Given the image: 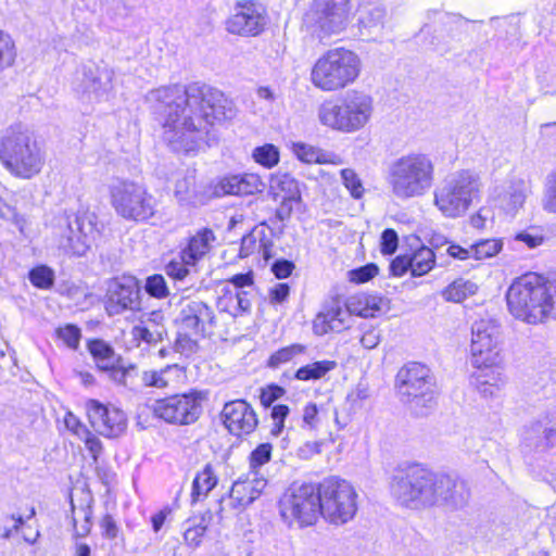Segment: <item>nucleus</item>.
Here are the masks:
<instances>
[{
	"mask_svg": "<svg viewBox=\"0 0 556 556\" xmlns=\"http://www.w3.org/2000/svg\"><path fill=\"white\" fill-rule=\"evenodd\" d=\"M146 102L162 126V136L176 152L192 153L207 144L210 127L236 115L232 102L206 85L175 84L150 90Z\"/></svg>",
	"mask_w": 556,
	"mask_h": 556,
	"instance_id": "1",
	"label": "nucleus"
},
{
	"mask_svg": "<svg viewBox=\"0 0 556 556\" xmlns=\"http://www.w3.org/2000/svg\"><path fill=\"white\" fill-rule=\"evenodd\" d=\"M510 314L527 324L536 325L556 317V278L546 279L527 273L514 279L506 292Z\"/></svg>",
	"mask_w": 556,
	"mask_h": 556,
	"instance_id": "2",
	"label": "nucleus"
},
{
	"mask_svg": "<svg viewBox=\"0 0 556 556\" xmlns=\"http://www.w3.org/2000/svg\"><path fill=\"white\" fill-rule=\"evenodd\" d=\"M458 488L464 489L463 483L416 465L393 478L391 492L402 505L418 507L448 501L457 504L454 492Z\"/></svg>",
	"mask_w": 556,
	"mask_h": 556,
	"instance_id": "3",
	"label": "nucleus"
},
{
	"mask_svg": "<svg viewBox=\"0 0 556 556\" xmlns=\"http://www.w3.org/2000/svg\"><path fill=\"white\" fill-rule=\"evenodd\" d=\"M434 177L435 165L431 155L413 151L390 164L387 180L396 199L409 200L427 194Z\"/></svg>",
	"mask_w": 556,
	"mask_h": 556,
	"instance_id": "4",
	"label": "nucleus"
},
{
	"mask_svg": "<svg viewBox=\"0 0 556 556\" xmlns=\"http://www.w3.org/2000/svg\"><path fill=\"white\" fill-rule=\"evenodd\" d=\"M0 162L14 177L31 179L45 165V152L35 135L22 125L9 127L0 141Z\"/></svg>",
	"mask_w": 556,
	"mask_h": 556,
	"instance_id": "5",
	"label": "nucleus"
},
{
	"mask_svg": "<svg viewBox=\"0 0 556 556\" xmlns=\"http://www.w3.org/2000/svg\"><path fill=\"white\" fill-rule=\"evenodd\" d=\"M375 100L361 89H351L334 102H325L318 110L319 122L331 129L354 134L364 129L372 119Z\"/></svg>",
	"mask_w": 556,
	"mask_h": 556,
	"instance_id": "6",
	"label": "nucleus"
},
{
	"mask_svg": "<svg viewBox=\"0 0 556 556\" xmlns=\"http://www.w3.org/2000/svg\"><path fill=\"white\" fill-rule=\"evenodd\" d=\"M362 68V60L356 52L343 47L332 48L315 61L311 81L321 91H340L356 83Z\"/></svg>",
	"mask_w": 556,
	"mask_h": 556,
	"instance_id": "7",
	"label": "nucleus"
},
{
	"mask_svg": "<svg viewBox=\"0 0 556 556\" xmlns=\"http://www.w3.org/2000/svg\"><path fill=\"white\" fill-rule=\"evenodd\" d=\"M481 181L478 174L463 169L447 176L433 192V204L446 218L463 216L478 200Z\"/></svg>",
	"mask_w": 556,
	"mask_h": 556,
	"instance_id": "8",
	"label": "nucleus"
},
{
	"mask_svg": "<svg viewBox=\"0 0 556 556\" xmlns=\"http://www.w3.org/2000/svg\"><path fill=\"white\" fill-rule=\"evenodd\" d=\"M99 228L94 213L79 210L58 217L54 237L58 247L65 254L83 256L91 248Z\"/></svg>",
	"mask_w": 556,
	"mask_h": 556,
	"instance_id": "9",
	"label": "nucleus"
},
{
	"mask_svg": "<svg viewBox=\"0 0 556 556\" xmlns=\"http://www.w3.org/2000/svg\"><path fill=\"white\" fill-rule=\"evenodd\" d=\"M318 513L327 522L342 526L357 511V492L346 480L338 477L324 479L317 484Z\"/></svg>",
	"mask_w": 556,
	"mask_h": 556,
	"instance_id": "10",
	"label": "nucleus"
},
{
	"mask_svg": "<svg viewBox=\"0 0 556 556\" xmlns=\"http://www.w3.org/2000/svg\"><path fill=\"white\" fill-rule=\"evenodd\" d=\"M317 485L293 482L278 501V513L288 528L304 529L314 526L318 518Z\"/></svg>",
	"mask_w": 556,
	"mask_h": 556,
	"instance_id": "11",
	"label": "nucleus"
},
{
	"mask_svg": "<svg viewBox=\"0 0 556 556\" xmlns=\"http://www.w3.org/2000/svg\"><path fill=\"white\" fill-rule=\"evenodd\" d=\"M109 192L113 208L124 219L147 222L156 214L155 197L139 182L114 178L109 185Z\"/></svg>",
	"mask_w": 556,
	"mask_h": 556,
	"instance_id": "12",
	"label": "nucleus"
},
{
	"mask_svg": "<svg viewBox=\"0 0 556 556\" xmlns=\"http://www.w3.org/2000/svg\"><path fill=\"white\" fill-rule=\"evenodd\" d=\"M381 308L376 298L359 294L348 300L345 308L338 301H332L317 314L313 321V330L317 336L330 331L340 332L349 327L352 314L361 317H375Z\"/></svg>",
	"mask_w": 556,
	"mask_h": 556,
	"instance_id": "13",
	"label": "nucleus"
},
{
	"mask_svg": "<svg viewBox=\"0 0 556 556\" xmlns=\"http://www.w3.org/2000/svg\"><path fill=\"white\" fill-rule=\"evenodd\" d=\"M349 0H313L303 25L320 41L339 35L348 26Z\"/></svg>",
	"mask_w": 556,
	"mask_h": 556,
	"instance_id": "14",
	"label": "nucleus"
},
{
	"mask_svg": "<svg viewBox=\"0 0 556 556\" xmlns=\"http://www.w3.org/2000/svg\"><path fill=\"white\" fill-rule=\"evenodd\" d=\"M207 393L200 390H190L153 401L150 410L157 419L174 426H189L194 424L202 414V403Z\"/></svg>",
	"mask_w": 556,
	"mask_h": 556,
	"instance_id": "15",
	"label": "nucleus"
},
{
	"mask_svg": "<svg viewBox=\"0 0 556 556\" xmlns=\"http://www.w3.org/2000/svg\"><path fill=\"white\" fill-rule=\"evenodd\" d=\"M399 393L415 407H431L435 399V381L430 369L420 363H408L396 375Z\"/></svg>",
	"mask_w": 556,
	"mask_h": 556,
	"instance_id": "16",
	"label": "nucleus"
},
{
	"mask_svg": "<svg viewBox=\"0 0 556 556\" xmlns=\"http://www.w3.org/2000/svg\"><path fill=\"white\" fill-rule=\"evenodd\" d=\"M498 338L500 328L493 320L481 319L472 325L470 344L472 367L502 364Z\"/></svg>",
	"mask_w": 556,
	"mask_h": 556,
	"instance_id": "17",
	"label": "nucleus"
},
{
	"mask_svg": "<svg viewBox=\"0 0 556 556\" xmlns=\"http://www.w3.org/2000/svg\"><path fill=\"white\" fill-rule=\"evenodd\" d=\"M176 317L178 329L197 336H206L215 324L214 308L199 299L185 298L179 301Z\"/></svg>",
	"mask_w": 556,
	"mask_h": 556,
	"instance_id": "18",
	"label": "nucleus"
},
{
	"mask_svg": "<svg viewBox=\"0 0 556 556\" xmlns=\"http://www.w3.org/2000/svg\"><path fill=\"white\" fill-rule=\"evenodd\" d=\"M266 25V11L261 3L238 1L226 21V29L240 36H256Z\"/></svg>",
	"mask_w": 556,
	"mask_h": 556,
	"instance_id": "19",
	"label": "nucleus"
},
{
	"mask_svg": "<svg viewBox=\"0 0 556 556\" xmlns=\"http://www.w3.org/2000/svg\"><path fill=\"white\" fill-rule=\"evenodd\" d=\"M88 418L93 429L101 435L116 438L127 428L126 414L114 405H104L97 400L86 403Z\"/></svg>",
	"mask_w": 556,
	"mask_h": 556,
	"instance_id": "20",
	"label": "nucleus"
},
{
	"mask_svg": "<svg viewBox=\"0 0 556 556\" xmlns=\"http://www.w3.org/2000/svg\"><path fill=\"white\" fill-rule=\"evenodd\" d=\"M80 83L76 90L87 94L89 100H108L113 91L114 72L108 66L84 65L78 72Z\"/></svg>",
	"mask_w": 556,
	"mask_h": 556,
	"instance_id": "21",
	"label": "nucleus"
},
{
	"mask_svg": "<svg viewBox=\"0 0 556 556\" xmlns=\"http://www.w3.org/2000/svg\"><path fill=\"white\" fill-rule=\"evenodd\" d=\"M269 188L275 201L280 203L277 217L281 220L289 218L301 202L298 180L287 173H276L270 177Z\"/></svg>",
	"mask_w": 556,
	"mask_h": 556,
	"instance_id": "22",
	"label": "nucleus"
},
{
	"mask_svg": "<svg viewBox=\"0 0 556 556\" xmlns=\"http://www.w3.org/2000/svg\"><path fill=\"white\" fill-rule=\"evenodd\" d=\"M222 419L228 431L237 437L252 433L258 424L253 407L244 400L227 402L222 410Z\"/></svg>",
	"mask_w": 556,
	"mask_h": 556,
	"instance_id": "23",
	"label": "nucleus"
},
{
	"mask_svg": "<svg viewBox=\"0 0 556 556\" xmlns=\"http://www.w3.org/2000/svg\"><path fill=\"white\" fill-rule=\"evenodd\" d=\"M473 368L476 371L472 372L470 382L479 394L484 399L501 396L507 383V377L502 364Z\"/></svg>",
	"mask_w": 556,
	"mask_h": 556,
	"instance_id": "24",
	"label": "nucleus"
},
{
	"mask_svg": "<svg viewBox=\"0 0 556 556\" xmlns=\"http://www.w3.org/2000/svg\"><path fill=\"white\" fill-rule=\"evenodd\" d=\"M267 480L255 473H248L233 482L229 493V505L235 509H243L253 503L264 491Z\"/></svg>",
	"mask_w": 556,
	"mask_h": 556,
	"instance_id": "25",
	"label": "nucleus"
},
{
	"mask_svg": "<svg viewBox=\"0 0 556 556\" xmlns=\"http://www.w3.org/2000/svg\"><path fill=\"white\" fill-rule=\"evenodd\" d=\"M139 288L135 282L111 285L105 303L109 315H118L126 309H135L139 304Z\"/></svg>",
	"mask_w": 556,
	"mask_h": 556,
	"instance_id": "26",
	"label": "nucleus"
},
{
	"mask_svg": "<svg viewBox=\"0 0 556 556\" xmlns=\"http://www.w3.org/2000/svg\"><path fill=\"white\" fill-rule=\"evenodd\" d=\"M504 247L503 239L489 238L482 239L465 249L458 244L451 243L447 248V254L456 260L465 261L470 257L482 261L497 255Z\"/></svg>",
	"mask_w": 556,
	"mask_h": 556,
	"instance_id": "27",
	"label": "nucleus"
},
{
	"mask_svg": "<svg viewBox=\"0 0 556 556\" xmlns=\"http://www.w3.org/2000/svg\"><path fill=\"white\" fill-rule=\"evenodd\" d=\"M215 240L213 230L202 228L188 239L179 256L185 263L195 265L210 252Z\"/></svg>",
	"mask_w": 556,
	"mask_h": 556,
	"instance_id": "28",
	"label": "nucleus"
},
{
	"mask_svg": "<svg viewBox=\"0 0 556 556\" xmlns=\"http://www.w3.org/2000/svg\"><path fill=\"white\" fill-rule=\"evenodd\" d=\"M529 192L530 187L525 179H510L498 194V204L507 215L515 216L523 206Z\"/></svg>",
	"mask_w": 556,
	"mask_h": 556,
	"instance_id": "29",
	"label": "nucleus"
},
{
	"mask_svg": "<svg viewBox=\"0 0 556 556\" xmlns=\"http://www.w3.org/2000/svg\"><path fill=\"white\" fill-rule=\"evenodd\" d=\"M263 182L255 174L229 175L220 179L217 189L223 194L245 195L261 191Z\"/></svg>",
	"mask_w": 556,
	"mask_h": 556,
	"instance_id": "30",
	"label": "nucleus"
},
{
	"mask_svg": "<svg viewBox=\"0 0 556 556\" xmlns=\"http://www.w3.org/2000/svg\"><path fill=\"white\" fill-rule=\"evenodd\" d=\"M186 379L185 368L177 365H167L159 370H144L141 381L144 387L165 389L175 387Z\"/></svg>",
	"mask_w": 556,
	"mask_h": 556,
	"instance_id": "31",
	"label": "nucleus"
},
{
	"mask_svg": "<svg viewBox=\"0 0 556 556\" xmlns=\"http://www.w3.org/2000/svg\"><path fill=\"white\" fill-rule=\"evenodd\" d=\"M271 249L273 242L266 235L265 228L254 227L241 239L239 255L244 258L256 253L268 261L271 257Z\"/></svg>",
	"mask_w": 556,
	"mask_h": 556,
	"instance_id": "32",
	"label": "nucleus"
},
{
	"mask_svg": "<svg viewBox=\"0 0 556 556\" xmlns=\"http://www.w3.org/2000/svg\"><path fill=\"white\" fill-rule=\"evenodd\" d=\"M162 318L159 312H152L148 319L141 320L140 324L131 328L130 334L137 345H140L141 342L156 344L163 340L165 329L159 323Z\"/></svg>",
	"mask_w": 556,
	"mask_h": 556,
	"instance_id": "33",
	"label": "nucleus"
},
{
	"mask_svg": "<svg viewBox=\"0 0 556 556\" xmlns=\"http://www.w3.org/2000/svg\"><path fill=\"white\" fill-rule=\"evenodd\" d=\"M217 468L213 464H206L193 478L191 489V501L197 503L207 497L210 492L218 483Z\"/></svg>",
	"mask_w": 556,
	"mask_h": 556,
	"instance_id": "34",
	"label": "nucleus"
},
{
	"mask_svg": "<svg viewBox=\"0 0 556 556\" xmlns=\"http://www.w3.org/2000/svg\"><path fill=\"white\" fill-rule=\"evenodd\" d=\"M386 15L383 7L378 1H363L358 7V23L368 30V35L378 33L382 28Z\"/></svg>",
	"mask_w": 556,
	"mask_h": 556,
	"instance_id": "35",
	"label": "nucleus"
},
{
	"mask_svg": "<svg viewBox=\"0 0 556 556\" xmlns=\"http://www.w3.org/2000/svg\"><path fill=\"white\" fill-rule=\"evenodd\" d=\"M292 152L303 163L307 164H342V159L333 153H328L314 146L294 142L292 144Z\"/></svg>",
	"mask_w": 556,
	"mask_h": 556,
	"instance_id": "36",
	"label": "nucleus"
},
{
	"mask_svg": "<svg viewBox=\"0 0 556 556\" xmlns=\"http://www.w3.org/2000/svg\"><path fill=\"white\" fill-rule=\"evenodd\" d=\"M479 286L472 279L457 278L442 290V298L447 302L460 303L475 295Z\"/></svg>",
	"mask_w": 556,
	"mask_h": 556,
	"instance_id": "37",
	"label": "nucleus"
},
{
	"mask_svg": "<svg viewBox=\"0 0 556 556\" xmlns=\"http://www.w3.org/2000/svg\"><path fill=\"white\" fill-rule=\"evenodd\" d=\"M556 438V427H545L542 422H535L531 427L525 428L522 440L528 446L534 445L536 448L546 447L553 444Z\"/></svg>",
	"mask_w": 556,
	"mask_h": 556,
	"instance_id": "38",
	"label": "nucleus"
},
{
	"mask_svg": "<svg viewBox=\"0 0 556 556\" xmlns=\"http://www.w3.org/2000/svg\"><path fill=\"white\" fill-rule=\"evenodd\" d=\"M88 351L92 355L97 367L102 371L112 368L115 363L121 361V357L115 354L113 348L103 340L90 341L88 343Z\"/></svg>",
	"mask_w": 556,
	"mask_h": 556,
	"instance_id": "39",
	"label": "nucleus"
},
{
	"mask_svg": "<svg viewBox=\"0 0 556 556\" xmlns=\"http://www.w3.org/2000/svg\"><path fill=\"white\" fill-rule=\"evenodd\" d=\"M174 194L182 205H194L197 203L195 176L192 172L186 173L176 180Z\"/></svg>",
	"mask_w": 556,
	"mask_h": 556,
	"instance_id": "40",
	"label": "nucleus"
},
{
	"mask_svg": "<svg viewBox=\"0 0 556 556\" xmlns=\"http://www.w3.org/2000/svg\"><path fill=\"white\" fill-rule=\"evenodd\" d=\"M412 276L419 277L428 274L435 265V254L432 249L421 247L409 254Z\"/></svg>",
	"mask_w": 556,
	"mask_h": 556,
	"instance_id": "41",
	"label": "nucleus"
},
{
	"mask_svg": "<svg viewBox=\"0 0 556 556\" xmlns=\"http://www.w3.org/2000/svg\"><path fill=\"white\" fill-rule=\"evenodd\" d=\"M337 363L333 361H318L312 364H307L305 366L300 367L294 377L298 380L308 381V380H317L326 376L329 371L334 369Z\"/></svg>",
	"mask_w": 556,
	"mask_h": 556,
	"instance_id": "42",
	"label": "nucleus"
},
{
	"mask_svg": "<svg viewBox=\"0 0 556 556\" xmlns=\"http://www.w3.org/2000/svg\"><path fill=\"white\" fill-rule=\"evenodd\" d=\"M72 505V519L76 536L84 538L89 534L91 530L92 509L90 504H86L76 508L73 501Z\"/></svg>",
	"mask_w": 556,
	"mask_h": 556,
	"instance_id": "43",
	"label": "nucleus"
},
{
	"mask_svg": "<svg viewBox=\"0 0 556 556\" xmlns=\"http://www.w3.org/2000/svg\"><path fill=\"white\" fill-rule=\"evenodd\" d=\"M17 56V48L13 37L0 28V74L12 67Z\"/></svg>",
	"mask_w": 556,
	"mask_h": 556,
	"instance_id": "44",
	"label": "nucleus"
},
{
	"mask_svg": "<svg viewBox=\"0 0 556 556\" xmlns=\"http://www.w3.org/2000/svg\"><path fill=\"white\" fill-rule=\"evenodd\" d=\"M252 157L261 166L265 168H273L279 163L280 153L276 146L265 143L253 150Z\"/></svg>",
	"mask_w": 556,
	"mask_h": 556,
	"instance_id": "45",
	"label": "nucleus"
},
{
	"mask_svg": "<svg viewBox=\"0 0 556 556\" xmlns=\"http://www.w3.org/2000/svg\"><path fill=\"white\" fill-rule=\"evenodd\" d=\"M207 522L204 518L189 519L185 525L184 538L188 545L197 547L206 532Z\"/></svg>",
	"mask_w": 556,
	"mask_h": 556,
	"instance_id": "46",
	"label": "nucleus"
},
{
	"mask_svg": "<svg viewBox=\"0 0 556 556\" xmlns=\"http://www.w3.org/2000/svg\"><path fill=\"white\" fill-rule=\"evenodd\" d=\"M109 372V377L112 381L117 384L128 387L134 382V378L136 376V366L132 364L123 365L121 361L115 363L112 368L106 369Z\"/></svg>",
	"mask_w": 556,
	"mask_h": 556,
	"instance_id": "47",
	"label": "nucleus"
},
{
	"mask_svg": "<svg viewBox=\"0 0 556 556\" xmlns=\"http://www.w3.org/2000/svg\"><path fill=\"white\" fill-rule=\"evenodd\" d=\"M29 281L38 289L49 290L54 285V271L47 265L34 267L28 274Z\"/></svg>",
	"mask_w": 556,
	"mask_h": 556,
	"instance_id": "48",
	"label": "nucleus"
},
{
	"mask_svg": "<svg viewBox=\"0 0 556 556\" xmlns=\"http://www.w3.org/2000/svg\"><path fill=\"white\" fill-rule=\"evenodd\" d=\"M273 445L270 443H262L257 445L249 456L250 473H257L258 469L267 464L271 458Z\"/></svg>",
	"mask_w": 556,
	"mask_h": 556,
	"instance_id": "49",
	"label": "nucleus"
},
{
	"mask_svg": "<svg viewBox=\"0 0 556 556\" xmlns=\"http://www.w3.org/2000/svg\"><path fill=\"white\" fill-rule=\"evenodd\" d=\"M253 290H240L236 291V294L229 298L230 307L229 313L232 316H238L243 313H248L252 306Z\"/></svg>",
	"mask_w": 556,
	"mask_h": 556,
	"instance_id": "50",
	"label": "nucleus"
},
{
	"mask_svg": "<svg viewBox=\"0 0 556 556\" xmlns=\"http://www.w3.org/2000/svg\"><path fill=\"white\" fill-rule=\"evenodd\" d=\"M303 352L304 346L300 344H292L290 346L282 348L270 356L268 366L273 368L279 367Z\"/></svg>",
	"mask_w": 556,
	"mask_h": 556,
	"instance_id": "51",
	"label": "nucleus"
},
{
	"mask_svg": "<svg viewBox=\"0 0 556 556\" xmlns=\"http://www.w3.org/2000/svg\"><path fill=\"white\" fill-rule=\"evenodd\" d=\"M542 205L547 213L556 214V169L546 177Z\"/></svg>",
	"mask_w": 556,
	"mask_h": 556,
	"instance_id": "52",
	"label": "nucleus"
},
{
	"mask_svg": "<svg viewBox=\"0 0 556 556\" xmlns=\"http://www.w3.org/2000/svg\"><path fill=\"white\" fill-rule=\"evenodd\" d=\"M205 336H197L193 333H188L181 329H178V334L176 339V350L185 355H190L198 350V340L200 338H204Z\"/></svg>",
	"mask_w": 556,
	"mask_h": 556,
	"instance_id": "53",
	"label": "nucleus"
},
{
	"mask_svg": "<svg viewBox=\"0 0 556 556\" xmlns=\"http://www.w3.org/2000/svg\"><path fill=\"white\" fill-rule=\"evenodd\" d=\"M340 174L343 185L350 191L351 195L355 199H361L364 193V187L356 173L351 168H344Z\"/></svg>",
	"mask_w": 556,
	"mask_h": 556,
	"instance_id": "54",
	"label": "nucleus"
},
{
	"mask_svg": "<svg viewBox=\"0 0 556 556\" xmlns=\"http://www.w3.org/2000/svg\"><path fill=\"white\" fill-rule=\"evenodd\" d=\"M58 338L61 339L66 346L76 350L81 338L80 329L75 325H66L56 330Z\"/></svg>",
	"mask_w": 556,
	"mask_h": 556,
	"instance_id": "55",
	"label": "nucleus"
},
{
	"mask_svg": "<svg viewBox=\"0 0 556 556\" xmlns=\"http://www.w3.org/2000/svg\"><path fill=\"white\" fill-rule=\"evenodd\" d=\"M146 291L153 298L164 299L168 295L166 281L162 275H153L147 278Z\"/></svg>",
	"mask_w": 556,
	"mask_h": 556,
	"instance_id": "56",
	"label": "nucleus"
},
{
	"mask_svg": "<svg viewBox=\"0 0 556 556\" xmlns=\"http://www.w3.org/2000/svg\"><path fill=\"white\" fill-rule=\"evenodd\" d=\"M514 240L525 243L529 249H534L543 243L544 237L538 228L530 227L516 233Z\"/></svg>",
	"mask_w": 556,
	"mask_h": 556,
	"instance_id": "57",
	"label": "nucleus"
},
{
	"mask_svg": "<svg viewBox=\"0 0 556 556\" xmlns=\"http://www.w3.org/2000/svg\"><path fill=\"white\" fill-rule=\"evenodd\" d=\"M228 286H232L236 291L254 289V273L248 270L231 276L227 281Z\"/></svg>",
	"mask_w": 556,
	"mask_h": 556,
	"instance_id": "58",
	"label": "nucleus"
},
{
	"mask_svg": "<svg viewBox=\"0 0 556 556\" xmlns=\"http://www.w3.org/2000/svg\"><path fill=\"white\" fill-rule=\"evenodd\" d=\"M379 271L376 264L370 263L350 271V279L356 283H364L372 279Z\"/></svg>",
	"mask_w": 556,
	"mask_h": 556,
	"instance_id": "59",
	"label": "nucleus"
},
{
	"mask_svg": "<svg viewBox=\"0 0 556 556\" xmlns=\"http://www.w3.org/2000/svg\"><path fill=\"white\" fill-rule=\"evenodd\" d=\"M399 245V236L395 230L388 228L384 229L380 238L381 253L384 255H392Z\"/></svg>",
	"mask_w": 556,
	"mask_h": 556,
	"instance_id": "60",
	"label": "nucleus"
},
{
	"mask_svg": "<svg viewBox=\"0 0 556 556\" xmlns=\"http://www.w3.org/2000/svg\"><path fill=\"white\" fill-rule=\"evenodd\" d=\"M289 414V407L283 404H278L273 406L270 416L274 421V427L271 429V434L279 435L285 427V419Z\"/></svg>",
	"mask_w": 556,
	"mask_h": 556,
	"instance_id": "61",
	"label": "nucleus"
},
{
	"mask_svg": "<svg viewBox=\"0 0 556 556\" xmlns=\"http://www.w3.org/2000/svg\"><path fill=\"white\" fill-rule=\"evenodd\" d=\"M303 428L314 430L319 426V409L313 402L307 403L303 408Z\"/></svg>",
	"mask_w": 556,
	"mask_h": 556,
	"instance_id": "62",
	"label": "nucleus"
},
{
	"mask_svg": "<svg viewBox=\"0 0 556 556\" xmlns=\"http://www.w3.org/2000/svg\"><path fill=\"white\" fill-rule=\"evenodd\" d=\"M64 425H65L66 429L72 434L77 437L78 439H80L83 435H87V432L89 431V429L86 427V425H84L79 420V418L76 415H74L72 412H67L65 414Z\"/></svg>",
	"mask_w": 556,
	"mask_h": 556,
	"instance_id": "63",
	"label": "nucleus"
},
{
	"mask_svg": "<svg viewBox=\"0 0 556 556\" xmlns=\"http://www.w3.org/2000/svg\"><path fill=\"white\" fill-rule=\"evenodd\" d=\"M189 264L185 263L181 258L180 261L173 260L166 265V274L175 280H184L188 274Z\"/></svg>",
	"mask_w": 556,
	"mask_h": 556,
	"instance_id": "64",
	"label": "nucleus"
}]
</instances>
